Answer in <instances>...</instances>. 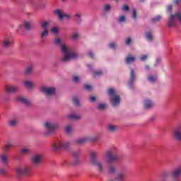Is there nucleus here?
I'll use <instances>...</instances> for the list:
<instances>
[{
	"mask_svg": "<svg viewBox=\"0 0 181 181\" xmlns=\"http://www.w3.org/2000/svg\"><path fill=\"white\" fill-rule=\"evenodd\" d=\"M55 13L59 16V21H63V19H66V21H70L71 19V16L62 11V10L57 9L54 11Z\"/></svg>",
	"mask_w": 181,
	"mask_h": 181,
	"instance_id": "12",
	"label": "nucleus"
},
{
	"mask_svg": "<svg viewBox=\"0 0 181 181\" xmlns=\"http://www.w3.org/2000/svg\"><path fill=\"white\" fill-rule=\"evenodd\" d=\"M161 62H162V59L157 58L156 60V63L154 64L155 67H157V66H159V64H160Z\"/></svg>",
	"mask_w": 181,
	"mask_h": 181,
	"instance_id": "44",
	"label": "nucleus"
},
{
	"mask_svg": "<svg viewBox=\"0 0 181 181\" xmlns=\"http://www.w3.org/2000/svg\"><path fill=\"white\" fill-rule=\"evenodd\" d=\"M153 105H155V103H153V101L151 100L147 99L144 101V107L146 108V110H149V108H152Z\"/></svg>",
	"mask_w": 181,
	"mask_h": 181,
	"instance_id": "20",
	"label": "nucleus"
},
{
	"mask_svg": "<svg viewBox=\"0 0 181 181\" xmlns=\"http://www.w3.org/2000/svg\"><path fill=\"white\" fill-rule=\"evenodd\" d=\"M134 83H135V71L131 69L130 78L128 81L129 88H134Z\"/></svg>",
	"mask_w": 181,
	"mask_h": 181,
	"instance_id": "15",
	"label": "nucleus"
},
{
	"mask_svg": "<svg viewBox=\"0 0 181 181\" xmlns=\"http://www.w3.org/2000/svg\"><path fill=\"white\" fill-rule=\"evenodd\" d=\"M87 141H92L93 142H95L98 141V137H83L78 139L76 141L78 145H83V144H86Z\"/></svg>",
	"mask_w": 181,
	"mask_h": 181,
	"instance_id": "13",
	"label": "nucleus"
},
{
	"mask_svg": "<svg viewBox=\"0 0 181 181\" xmlns=\"http://www.w3.org/2000/svg\"><path fill=\"white\" fill-rule=\"evenodd\" d=\"M118 151L117 148H113L106 152V159L107 163H112L113 162H117L118 160Z\"/></svg>",
	"mask_w": 181,
	"mask_h": 181,
	"instance_id": "3",
	"label": "nucleus"
},
{
	"mask_svg": "<svg viewBox=\"0 0 181 181\" xmlns=\"http://www.w3.org/2000/svg\"><path fill=\"white\" fill-rule=\"evenodd\" d=\"M80 153V150H76L72 152V155L74 156V160L71 162V165H72V166H77V165H80V160L78 159Z\"/></svg>",
	"mask_w": 181,
	"mask_h": 181,
	"instance_id": "11",
	"label": "nucleus"
},
{
	"mask_svg": "<svg viewBox=\"0 0 181 181\" xmlns=\"http://www.w3.org/2000/svg\"><path fill=\"white\" fill-rule=\"evenodd\" d=\"M174 2H175V4L178 5V4H180L181 2V0H175V1H174Z\"/></svg>",
	"mask_w": 181,
	"mask_h": 181,
	"instance_id": "61",
	"label": "nucleus"
},
{
	"mask_svg": "<svg viewBox=\"0 0 181 181\" xmlns=\"http://www.w3.org/2000/svg\"><path fill=\"white\" fill-rule=\"evenodd\" d=\"M88 56H90V57H91L92 59H94V54L92 52H89L88 53Z\"/></svg>",
	"mask_w": 181,
	"mask_h": 181,
	"instance_id": "57",
	"label": "nucleus"
},
{
	"mask_svg": "<svg viewBox=\"0 0 181 181\" xmlns=\"http://www.w3.org/2000/svg\"><path fill=\"white\" fill-rule=\"evenodd\" d=\"M111 9V6L110 4H107L104 6V11H110Z\"/></svg>",
	"mask_w": 181,
	"mask_h": 181,
	"instance_id": "52",
	"label": "nucleus"
},
{
	"mask_svg": "<svg viewBox=\"0 0 181 181\" xmlns=\"http://www.w3.org/2000/svg\"><path fill=\"white\" fill-rule=\"evenodd\" d=\"M72 39H77L78 37V33H75L72 35L71 36Z\"/></svg>",
	"mask_w": 181,
	"mask_h": 181,
	"instance_id": "54",
	"label": "nucleus"
},
{
	"mask_svg": "<svg viewBox=\"0 0 181 181\" xmlns=\"http://www.w3.org/2000/svg\"><path fill=\"white\" fill-rule=\"evenodd\" d=\"M132 13H133V14H132V18H133L134 19H136V9L133 8V9H132Z\"/></svg>",
	"mask_w": 181,
	"mask_h": 181,
	"instance_id": "47",
	"label": "nucleus"
},
{
	"mask_svg": "<svg viewBox=\"0 0 181 181\" xmlns=\"http://www.w3.org/2000/svg\"><path fill=\"white\" fill-rule=\"evenodd\" d=\"M146 59H148V55H141L140 57V60L141 62H145V60H146Z\"/></svg>",
	"mask_w": 181,
	"mask_h": 181,
	"instance_id": "50",
	"label": "nucleus"
},
{
	"mask_svg": "<svg viewBox=\"0 0 181 181\" xmlns=\"http://www.w3.org/2000/svg\"><path fill=\"white\" fill-rule=\"evenodd\" d=\"M69 148H70V143L63 141H58L57 143L52 144V149L56 152L62 149H69Z\"/></svg>",
	"mask_w": 181,
	"mask_h": 181,
	"instance_id": "7",
	"label": "nucleus"
},
{
	"mask_svg": "<svg viewBox=\"0 0 181 181\" xmlns=\"http://www.w3.org/2000/svg\"><path fill=\"white\" fill-rule=\"evenodd\" d=\"M85 90H87L88 91H90L91 90V86L89 85H84Z\"/></svg>",
	"mask_w": 181,
	"mask_h": 181,
	"instance_id": "53",
	"label": "nucleus"
},
{
	"mask_svg": "<svg viewBox=\"0 0 181 181\" xmlns=\"http://www.w3.org/2000/svg\"><path fill=\"white\" fill-rule=\"evenodd\" d=\"M23 83L25 87H26V88H28V90H32V88H33L34 87L33 83H32V81H25Z\"/></svg>",
	"mask_w": 181,
	"mask_h": 181,
	"instance_id": "23",
	"label": "nucleus"
},
{
	"mask_svg": "<svg viewBox=\"0 0 181 181\" xmlns=\"http://www.w3.org/2000/svg\"><path fill=\"white\" fill-rule=\"evenodd\" d=\"M122 9L124 12H128L129 11V6L128 5H124Z\"/></svg>",
	"mask_w": 181,
	"mask_h": 181,
	"instance_id": "45",
	"label": "nucleus"
},
{
	"mask_svg": "<svg viewBox=\"0 0 181 181\" xmlns=\"http://www.w3.org/2000/svg\"><path fill=\"white\" fill-rule=\"evenodd\" d=\"M170 176H172V172L165 171L162 173L163 179H168Z\"/></svg>",
	"mask_w": 181,
	"mask_h": 181,
	"instance_id": "28",
	"label": "nucleus"
},
{
	"mask_svg": "<svg viewBox=\"0 0 181 181\" xmlns=\"http://www.w3.org/2000/svg\"><path fill=\"white\" fill-rule=\"evenodd\" d=\"M21 155H29L32 153V150L30 148L23 147L21 149Z\"/></svg>",
	"mask_w": 181,
	"mask_h": 181,
	"instance_id": "21",
	"label": "nucleus"
},
{
	"mask_svg": "<svg viewBox=\"0 0 181 181\" xmlns=\"http://www.w3.org/2000/svg\"><path fill=\"white\" fill-rule=\"evenodd\" d=\"M54 45L55 46H59L62 53L64 54V57L62 58V62H70L72 59L77 57V54L74 52V49L67 47L66 43L60 38H55L54 40Z\"/></svg>",
	"mask_w": 181,
	"mask_h": 181,
	"instance_id": "1",
	"label": "nucleus"
},
{
	"mask_svg": "<svg viewBox=\"0 0 181 181\" xmlns=\"http://www.w3.org/2000/svg\"><path fill=\"white\" fill-rule=\"evenodd\" d=\"M71 130H72V128H71V125L70 124L66 126L65 128V131L66 134H71Z\"/></svg>",
	"mask_w": 181,
	"mask_h": 181,
	"instance_id": "36",
	"label": "nucleus"
},
{
	"mask_svg": "<svg viewBox=\"0 0 181 181\" xmlns=\"http://www.w3.org/2000/svg\"><path fill=\"white\" fill-rule=\"evenodd\" d=\"M97 153L92 151L90 153V160L91 163L96 166L98 172L100 173H104V167L103 166V163L97 160Z\"/></svg>",
	"mask_w": 181,
	"mask_h": 181,
	"instance_id": "6",
	"label": "nucleus"
},
{
	"mask_svg": "<svg viewBox=\"0 0 181 181\" xmlns=\"http://www.w3.org/2000/svg\"><path fill=\"white\" fill-rule=\"evenodd\" d=\"M108 181H116V180H109Z\"/></svg>",
	"mask_w": 181,
	"mask_h": 181,
	"instance_id": "64",
	"label": "nucleus"
},
{
	"mask_svg": "<svg viewBox=\"0 0 181 181\" xmlns=\"http://www.w3.org/2000/svg\"><path fill=\"white\" fill-rule=\"evenodd\" d=\"M175 131H181V123L178 125V127L175 129Z\"/></svg>",
	"mask_w": 181,
	"mask_h": 181,
	"instance_id": "59",
	"label": "nucleus"
},
{
	"mask_svg": "<svg viewBox=\"0 0 181 181\" xmlns=\"http://www.w3.org/2000/svg\"><path fill=\"white\" fill-rule=\"evenodd\" d=\"M161 19H162V16H157L152 18V21L153 22H159V21H160Z\"/></svg>",
	"mask_w": 181,
	"mask_h": 181,
	"instance_id": "38",
	"label": "nucleus"
},
{
	"mask_svg": "<svg viewBox=\"0 0 181 181\" xmlns=\"http://www.w3.org/2000/svg\"><path fill=\"white\" fill-rule=\"evenodd\" d=\"M17 100L18 101H20V103H22V104H25V105H27V107H32L33 105L32 101L23 97H18Z\"/></svg>",
	"mask_w": 181,
	"mask_h": 181,
	"instance_id": "17",
	"label": "nucleus"
},
{
	"mask_svg": "<svg viewBox=\"0 0 181 181\" xmlns=\"http://www.w3.org/2000/svg\"><path fill=\"white\" fill-rule=\"evenodd\" d=\"M109 46H110V49H115V44H114V43H110V45H109Z\"/></svg>",
	"mask_w": 181,
	"mask_h": 181,
	"instance_id": "56",
	"label": "nucleus"
},
{
	"mask_svg": "<svg viewBox=\"0 0 181 181\" xmlns=\"http://www.w3.org/2000/svg\"><path fill=\"white\" fill-rule=\"evenodd\" d=\"M1 45L4 49H9L13 45V41L11 37H6L3 40Z\"/></svg>",
	"mask_w": 181,
	"mask_h": 181,
	"instance_id": "14",
	"label": "nucleus"
},
{
	"mask_svg": "<svg viewBox=\"0 0 181 181\" xmlns=\"http://www.w3.org/2000/svg\"><path fill=\"white\" fill-rule=\"evenodd\" d=\"M62 165H63V166H67V165H69V163H67V161H64L62 163Z\"/></svg>",
	"mask_w": 181,
	"mask_h": 181,
	"instance_id": "60",
	"label": "nucleus"
},
{
	"mask_svg": "<svg viewBox=\"0 0 181 181\" xmlns=\"http://www.w3.org/2000/svg\"><path fill=\"white\" fill-rule=\"evenodd\" d=\"M134 62H135V57H132V55H129L126 58L127 64H131V63H134Z\"/></svg>",
	"mask_w": 181,
	"mask_h": 181,
	"instance_id": "25",
	"label": "nucleus"
},
{
	"mask_svg": "<svg viewBox=\"0 0 181 181\" xmlns=\"http://www.w3.org/2000/svg\"><path fill=\"white\" fill-rule=\"evenodd\" d=\"M72 80L74 83H78V81H80V78H78V76H74Z\"/></svg>",
	"mask_w": 181,
	"mask_h": 181,
	"instance_id": "49",
	"label": "nucleus"
},
{
	"mask_svg": "<svg viewBox=\"0 0 181 181\" xmlns=\"http://www.w3.org/2000/svg\"><path fill=\"white\" fill-rule=\"evenodd\" d=\"M103 71H95V72L93 73L94 77L103 76Z\"/></svg>",
	"mask_w": 181,
	"mask_h": 181,
	"instance_id": "42",
	"label": "nucleus"
},
{
	"mask_svg": "<svg viewBox=\"0 0 181 181\" xmlns=\"http://www.w3.org/2000/svg\"><path fill=\"white\" fill-rule=\"evenodd\" d=\"M107 172L108 173H111L112 175H114V173L117 172V169L115 168V166L112 165H109L107 168Z\"/></svg>",
	"mask_w": 181,
	"mask_h": 181,
	"instance_id": "24",
	"label": "nucleus"
},
{
	"mask_svg": "<svg viewBox=\"0 0 181 181\" xmlns=\"http://www.w3.org/2000/svg\"><path fill=\"white\" fill-rule=\"evenodd\" d=\"M98 110H105V104L104 103H100L98 107H97Z\"/></svg>",
	"mask_w": 181,
	"mask_h": 181,
	"instance_id": "41",
	"label": "nucleus"
},
{
	"mask_svg": "<svg viewBox=\"0 0 181 181\" xmlns=\"http://www.w3.org/2000/svg\"><path fill=\"white\" fill-rule=\"evenodd\" d=\"M0 160L3 165H8V163H9V159L8 158V156L5 155V153L0 155Z\"/></svg>",
	"mask_w": 181,
	"mask_h": 181,
	"instance_id": "19",
	"label": "nucleus"
},
{
	"mask_svg": "<svg viewBox=\"0 0 181 181\" xmlns=\"http://www.w3.org/2000/svg\"><path fill=\"white\" fill-rule=\"evenodd\" d=\"M24 28L27 29V30H30V28H32V25L29 22L24 23Z\"/></svg>",
	"mask_w": 181,
	"mask_h": 181,
	"instance_id": "35",
	"label": "nucleus"
},
{
	"mask_svg": "<svg viewBox=\"0 0 181 181\" xmlns=\"http://www.w3.org/2000/svg\"><path fill=\"white\" fill-rule=\"evenodd\" d=\"M176 18L181 23V12H177L175 13V15L170 14L168 22V28L176 26Z\"/></svg>",
	"mask_w": 181,
	"mask_h": 181,
	"instance_id": "8",
	"label": "nucleus"
},
{
	"mask_svg": "<svg viewBox=\"0 0 181 181\" xmlns=\"http://www.w3.org/2000/svg\"><path fill=\"white\" fill-rule=\"evenodd\" d=\"M51 32L56 35L57 33H59V30L57 29V28L54 27L51 29Z\"/></svg>",
	"mask_w": 181,
	"mask_h": 181,
	"instance_id": "46",
	"label": "nucleus"
},
{
	"mask_svg": "<svg viewBox=\"0 0 181 181\" xmlns=\"http://www.w3.org/2000/svg\"><path fill=\"white\" fill-rule=\"evenodd\" d=\"M49 35V31L47 29H44L43 32L41 33V37H45Z\"/></svg>",
	"mask_w": 181,
	"mask_h": 181,
	"instance_id": "39",
	"label": "nucleus"
},
{
	"mask_svg": "<svg viewBox=\"0 0 181 181\" xmlns=\"http://www.w3.org/2000/svg\"><path fill=\"white\" fill-rule=\"evenodd\" d=\"M42 160H43V156L42 154H35L31 158V162L35 166L40 165L42 163Z\"/></svg>",
	"mask_w": 181,
	"mask_h": 181,
	"instance_id": "10",
	"label": "nucleus"
},
{
	"mask_svg": "<svg viewBox=\"0 0 181 181\" xmlns=\"http://www.w3.org/2000/svg\"><path fill=\"white\" fill-rule=\"evenodd\" d=\"M40 91L45 95H54L56 94V88L42 86L40 88Z\"/></svg>",
	"mask_w": 181,
	"mask_h": 181,
	"instance_id": "9",
	"label": "nucleus"
},
{
	"mask_svg": "<svg viewBox=\"0 0 181 181\" xmlns=\"http://www.w3.org/2000/svg\"><path fill=\"white\" fill-rule=\"evenodd\" d=\"M16 173L17 177H22V176H32V168L29 166L17 168Z\"/></svg>",
	"mask_w": 181,
	"mask_h": 181,
	"instance_id": "4",
	"label": "nucleus"
},
{
	"mask_svg": "<svg viewBox=\"0 0 181 181\" xmlns=\"http://www.w3.org/2000/svg\"><path fill=\"white\" fill-rule=\"evenodd\" d=\"M88 67L89 69H91V65H88Z\"/></svg>",
	"mask_w": 181,
	"mask_h": 181,
	"instance_id": "63",
	"label": "nucleus"
},
{
	"mask_svg": "<svg viewBox=\"0 0 181 181\" xmlns=\"http://www.w3.org/2000/svg\"><path fill=\"white\" fill-rule=\"evenodd\" d=\"M131 42H132V40L131 39V37H129L127 39H126L125 40V45H130L131 44Z\"/></svg>",
	"mask_w": 181,
	"mask_h": 181,
	"instance_id": "51",
	"label": "nucleus"
},
{
	"mask_svg": "<svg viewBox=\"0 0 181 181\" xmlns=\"http://www.w3.org/2000/svg\"><path fill=\"white\" fill-rule=\"evenodd\" d=\"M127 172L125 170H123L118 173L115 177V180L116 181H125V176H126Z\"/></svg>",
	"mask_w": 181,
	"mask_h": 181,
	"instance_id": "16",
	"label": "nucleus"
},
{
	"mask_svg": "<svg viewBox=\"0 0 181 181\" xmlns=\"http://www.w3.org/2000/svg\"><path fill=\"white\" fill-rule=\"evenodd\" d=\"M145 69H146V70H149V66L146 65V66H145Z\"/></svg>",
	"mask_w": 181,
	"mask_h": 181,
	"instance_id": "62",
	"label": "nucleus"
},
{
	"mask_svg": "<svg viewBox=\"0 0 181 181\" xmlns=\"http://www.w3.org/2000/svg\"><path fill=\"white\" fill-rule=\"evenodd\" d=\"M68 118H69V119H80V115H70L68 116Z\"/></svg>",
	"mask_w": 181,
	"mask_h": 181,
	"instance_id": "32",
	"label": "nucleus"
},
{
	"mask_svg": "<svg viewBox=\"0 0 181 181\" xmlns=\"http://www.w3.org/2000/svg\"><path fill=\"white\" fill-rule=\"evenodd\" d=\"M9 127H16L18 124V119H11L8 122Z\"/></svg>",
	"mask_w": 181,
	"mask_h": 181,
	"instance_id": "29",
	"label": "nucleus"
},
{
	"mask_svg": "<svg viewBox=\"0 0 181 181\" xmlns=\"http://www.w3.org/2000/svg\"><path fill=\"white\" fill-rule=\"evenodd\" d=\"M148 81H150L151 83H155L156 78L153 76H150L147 78Z\"/></svg>",
	"mask_w": 181,
	"mask_h": 181,
	"instance_id": "37",
	"label": "nucleus"
},
{
	"mask_svg": "<svg viewBox=\"0 0 181 181\" xmlns=\"http://www.w3.org/2000/svg\"><path fill=\"white\" fill-rule=\"evenodd\" d=\"M44 128L45 129L44 135H52V134H56V129L59 128V124L52 122H45Z\"/></svg>",
	"mask_w": 181,
	"mask_h": 181,
	"instance_id": "2",
	"label": "nucleus"
},
{
	"mask_svg": "<svg viewBox=\"0 0 181 181\" xmlns=\"http://www.w3.org/2000/svg\"><path fill=\"white\" fill-rule=\"evenodd\" d=\"M167 11L168 12H170V11H172V5L168 6Z\"/></svg>",
	"mask_w": 181,
	"mask_h": 181,
	"instance_id": "58",
	"label": "nucleus"
},
{
	"mask_svg": "<svg viewBox=\"0 0 181 181\" xmlns=\"http://www.w3.org/2000/svg\"><path fill=\"white\" fill-rule=\"evenodd\" d=\"M118 22H119V23L125 22L124 16H121L120 17H119Z\"/></svg>",
	"mask_w": 181,
	"mask_h": 181,
	"instance_id": "48",
	"label": "nucleus"
},
{
	"mask_svg": "<svg viewBox=\"0 0 181 181\" xmlns=\"http://www.w3.org/2000/svg\"><path fill=\"white\" fill-rule=\"evenodd\" d=\"M74 19L77 22V23H81L82 19H81V15L80 13H77L74 16Z\"/></svg>",
	"mask_w": 181,
	"mask_h": 181,
	"instance_id": "26",
	"label": "nucleus"
},
{
	"mask_svg": "<svg viewBox=\"0 0 181 181\" xmlns=\"http://www.w3.org/2000/svg\"><path fill=\"white\" fill-rule=\"evenodd\" d=\"M173 136L177 141H181V131L174 130Z\"/></svg>",
	"mask_w": 181,
	"mask_h": 181,
	"instance_id": "22",
	"label": "nucleus"
},
{
	"mask_svg": "<svg viewBox=\"0 0 181 181\" xmlns=\"http://www.w3.org/2000/svg\"><path fill=\"white\" fill-rule=\"evenodd\" d=\"M107 129L110 132H115V131H117L118 129V127L117 126H115V125L108 124L107 125Z\"/></svg>",
	"mask_w": 181,
	"mask_h": 181,
	"instance_id": "27",
	"label": "nucleus"
},
{
	"mask_svg": "<svg viewBox=\"0 0 181 181\" xmlns=\"http://www.w3.org/2000/svg\"><path fill=\"white\" fill-rule=\"evenodd\" d=\"M12 146H13V144L8 143L7 145L4 148V151H9V148H12Z\"/></svg>",
	"mask_w": 181,
	"mask_h": 181,
	"instance_id": "43",
	"label": "nucleus"
},
{
	"mask_svg": "<svg viewBox=\"0 0 181 181\" xmlns=\"http://www.w3.org/2000/svg\"><path fill=\"white\" fill-rule=\"evenodd\" d=\"M96 98L95 96H90V103H94V101H95Z\"/></svg>",
	"mask_w": 181,
	"mask_h": 181,
	"instance_id": "55",
	"label": "nucleus"
},
{
	"mask_svg": "<svg viewBox=\"0 0 181 181\" xmlns=\"http://www.w3.org/2000/svg\"><path fill=\"white\" fill-rule=\"evenodd\" d=\"M32 70H33V66L30 65L29 66H28L26 69H25V74H30L32 73Z\"/></svg>",
	"mask_w": 181,
	"mask_h": 181,
	"instance_id": "33",
	"label": "nucleus"
},
{
	"mask_svg": "<svg viewBox=\"0 0 181 181\" xmlns=\"http://www.w3.org/2000/svg\"><path fill=\"white\" fill-rule=\"evenodd\" d=\"M49 23L47 21H42V22L40 23V25L44 29H47V28H49Z\"/></svg>",
	"mask_w": 181,
	"mask_h": 181,
	"instance_id": "34",
	"label": "nucleus"
},
{
	"mask_svg": "<svg viewBox=\"0 0 181 181\" xmlns=\"http://www.w3.org/2000/svg\"><path fill=\"white\" fill-rule=\"evenodd\" d=\"M18 88L17 86H13L12 85H8L6 86V91L7 93H16Z\"/></svg>",
	"mask_w": 181,
	"mask_h": 181,
	"instance_id": "18",
	"label": "nucleus"
},
{
	"mask_svg": "<svg viewBox=\"0 0 181 181\" xmlns=\"http://www.w3.org/2000/svg\"><path fill=\"white\" fill-rule=\"evenodd\" d=\"M108 95L110 96V103L113 105V107H117V105H119L121 103V98L119 95L115 94V90L112 88H110L107 91Z\"/></svg>",
	"mask_w": 181,
	"mask_h": 181,
	"instance_id": "5",
	"label": "nucleus"
},
{
	"mask_svg": "<svg viewBox=\"0 0 181 181\" xmlns=\"http://www.w3.org/2000/svg\"><path fill=\"white\" fill-rule=\"evenodd\" d=\"M73 103H74V105H76V107H80V100H78V97L73 98Z\"/></svg>",
	"mask_w": 181,
	"mask_h": 181,
	"instance_id": "31",
	"label": "nucleus"
},
{
	"mask_svg": "<svg viewBox=\"0 0 181 181\" xmlns=\"http://www.w3.org/2000/svg\"><path fill=\"white\" fill-rule=\"evenodd\" d=\"M0 175H3L4 176H8V174H6V169L0 168Z\"/></svg>",
	"mask_w": 181,
	"mask_h": 181,
	"instance_id": "40",
	"label": "nucleus"
},
{
	"mask_svg": "<svg viewBox=\"0 0 181 181\" xmlns=\"http://www.w3.org/2000/svg\"><path fill=\"white\" fill-rule=\"evenodd\" d=\"M146 37L147 40H149V42H152L153 40V37L152 36V33L150 31H148L146 33Z\"/></svg>",
	"mask_w": 181,
	"mask_h": 181,
	"instance_id": "30",
	"label": "nucleus"
}]
</instances>
